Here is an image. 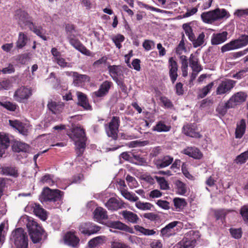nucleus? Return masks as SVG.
I'll return each mask as SVG.
<instances>
[{"mask_svg":"<svg viewBox=\"0 0 248 248\" xmlns=\"http://www.w3.org/2000/svg\"><path fill=\"white\" fill-rule=\"evenodd\" d=\"M142 46L146 50L149 51L155 47V43L152 40H145L142 43Z\"/></svg>","mask_w":248,"mask_h":248,"instance_id":"nucleus-63","label":"nucleus"},{"mask_svg":"<svg viewBox=\"0 0 248 248\" xmlns=\"http://www.w3.org/2000/svg\"><path fill=\"white\" fill-rule=\"evenodd\" d=\"M77 95L78 99V105L81 106L85 109L91 110L92 106L89 104L86 95L80 92H78Z\"/></svg>","mask_w":248,"mask_h":248,"instance_id":"nucleus-25","label":"nucleus"},{"mask_svg":"<svg viewBox=\"0 0 248 248\" xmlns=\"http://www.w3.org/2000/svg\"><path fill=\"white\" fill-rule=\"evenodd\" d=\"M236 40L241 48L246 46L248 45V35L241 34Z\"/></svg>","mask_w":248,"mask_h":248,"instance_id":"nucleus-57","label":"nucleus"},{"mask_svg":"<svg viewBox=\"0 0 248 248\" xmlns=\"http://www.w3.org/2000/svg\"><path fill=\"white\" fill-rule=\"evenodd\" d=\"M134 228L137 231H139L145 235H153L156 234V232L154 230L146 229L142 226L137 225L134 226Z\"/></svg>","mask_w":248,"mask_h":248,"instance_id":"nucleus-42","label":"nucleus"},{"mask_svg":"<svg viewBox=\"0 0 248 248\" xmlns=\"http://www.w3.org/2000/svg\"><path fill=\"white\" fill-rule=\"evenodd\" d=\"M52 178L53 176L52 175L47 174L41 178L40 182L43 184H46L50 186H52L55 184V182Z\"/></svg>","mask_w":248,"mask_h":248,"instance_id":"nucleus-55","label":"nucleus"},{"mask_svg":"<svg viewBox=\"0 0 248 248\" xmlns=\"http://www.w3.org/2000/svg\"><path fill=\"white\" fill-rule=\"evenodd\" d=\"M108 226L113 229L124 231L131 233H134L133 229L132 228L128 227L120 221H110L108 223Z\"/></svg>","mask_w":248,"mask_h":248,"instance_id":"nucleus-23","label":"nucleus"},{"mask_svg":"<svg viewBox=\"0 0 248 248\" xmlns=\"http://www.w3.org/2000/svg\"><path fill=\"white\" fill-rule=\"evenodd\" d=\"M26 226L31 240L34 244L41 245L47 239V232L34 220L28 218Z\"/></svg>","mask_w":248,"mask_h":248,"instance_id":"nucleus-2","label":"nucleus"},{"mask_svg":"<svg viewBox=\"0 0 248 248\" xmlns=\"http://www.w3.org/2000/svg\"><path fill=\"white\" fill-rule=\"evenodd\" d=\"M204 33L202 32L199 35L197 39L195 38L193 45V47L196 48L202 46L204 43Z\"/></svg>","mask_w":248,"mask_h":248,"instance_id":"nucleus-59","label":"nucleus"},{"mask_svg":"<svg viewBox=\"0 0 248 248\" xmlns=\"http://www.w3.org/2000/svg\"><path fill=\"white\" fill-rule=\"evenodd\" d=\"M30 53L19 54L16 56V61L17 62L21 64H26L30 59Z\"/></svg>","mask_w":248,"mask_h":248,"instance_id":"nucleus-47","label":"nucleus"},{"mask_svg":"<svg viewBox=\"0 0 248 248\" xmlns=\"http://www.w3.org/2000/svg\"><path fill=\"white\" fill-rule=\"evenodd\" d=\"M200 235L198 231L191 230L185 234L184 237L177 244L179 248H193Z\"/></svg>","mask_w":248,"mask_h":248,"instance_id":"nucleus-6","label":"nucleus"},{"mask_svg":"<svg viewBox=\"0 0 248 248\" xmlns=\"http://www.w3.org/2000/svg\"><path fill=\"white\" fill-rule=\"evenodd\" d=\"M111 248H130L128 245L119 242H112L111 244Z\"/></svg>","mask_w":248,"mask_h":248,"instance_id":"nucleus-64","label":"nucleus"},{"mask_svg":"<svg viewBox=\"0 0 248 248\" xmlns=\"http://www.w3.org/2000/svg\"><path fill=\"white\" fill-rule=\"evenodd\" d=\"M126 182L128 183V185L130 188H132L134 187H136L138 183L136 180L135 178L131 176L129 174H128L125 178Z\"/></svg>","mask_w":248,"mask_h":248,"instance_id":"nucleus-61","label":"nucleus"},{"mask_svg":"<svg viewBox=\"0 0 248 248\" xmlns=\"http://www.w3.org/2000/svg\"><path fill=\"white\" fill-rule=\"evenodd\" d=\"M228 34V33L226 31L213 33L211 36V44L212 45H218L223 43L227 40Z\"/></svg>","mask_w":248,"mask_h":248,"instance_id":"nucleus-20","label":"nucleus"},{"mask_svg":"<svg viewBox=\"0 0 248 248\" xmlns=\"http://www.w3.org/2000/svg\"><path fill=\"white\" fill-rule=\"evenodd\" d=\"M121 193L124 198L130 202H137L139 200L138 197L135 194L130 193L126 190L122 191Z\"/></svg>","mask_w":248,"mask_h":248,"instance_id":"nucleus-49","label":"nucleus"},{"mask_svg":"<svg viewBox=\"0 0 248 248\" xmlns=\"http://www.w3.org/2000/svg\"><path fill=\"white\" fill-rule=\"evenodd\" d=\"M214 85L213 82H211L206 85L205 87L203 88L200 92L199 93V97L201 98H204L207 94L210 92L212 88Z\"/></svg>","mask_w":248,"mask_h":248,"instance_id":"nucleus-52","label":"nucleus"},{"mask_svg":"<svg viewBox=\"0 0 248 248\" xmlns=\"http://www.w3.org/2000/svg\"><path fill=\"white\" fill-rule=\"evenodd\" d=\"M170 67V78H177L178 65L177 62L174 60L173 57H170L169 60Z\"/></svg>","mask_w":248,"mask_h":248,"instance_id":"nucleus-33","label":"nucleus"},{"mask_svg":"<svg viewBox=\"0 0 248 248\" xmlns=\"http://www.w3.org/2000/svg\"><path fill=\"white\" fill-rule=\"evenodd\" d=\"M28 28L31 31H32L44 41L47 40V38L46 36L44 34V30L41 26H37L33 22V25L30 26Z\"/></svg>","mask_w":248,"mask_h":248,"instance_id":"nucleus-34","label":"nucleus"},{"mask_svg":"<svg viewBox=\"0 0 248 248\" xmlns=\"http://www.w3.org/2000/svg\"><path fill=\"white\" fill-rule=\"evenodd\" d=\"M136 206L139 209L142 210H151L153 205L149 202H142L140 201H137L136 203Z\"/></svg>","mask_w":248,"mask_h":248,"instance_id":"nucleus-56","label":"nucleus"},{"mask_svg":"<svg viewBox=\"0 0 248 248\" xmlns=\"http://www.w3.org/2000/svg\"><path fill=\"white\" fill-rule=\"evenodd\" d=\"M241 48L238 44L236 39H232L229 43L224 45L221 47L220 50L222 53L227 51L235 50Z\"/></svg>","mask_w":248,"mask_h":248,"instance_id":"nucleus-28","label":"nucleus"},{"mask_svg":"<svg viewBox=\"0 0 248 248\" xmlns=\"http://www.w3.org/2000/svg\"><path fill=\"white\" fill-rule=\"evenodd\" d=\"M172 157L169 155H166L162 158L155 160L154 163L156 167L159 169L169 166L173 161Z\"/></svg>","mask_w":248,"mask_h":248,"instance_id":"nucleus-22","label":"nucleus"},{"mask_svg":"<svg viewBox=\"0 0 248 248\" xmlns=\"http://www.w3.org/2000/svg\"><path fill=\"white\" fill-rule=\"evenodd\" d=\"M0 173L2 175L17 178L19 176L18 170L15 166H4L0 168Z\"/></svg>","mask_w":248,"mask_h":248,"instance_id":"nucleus-19","label":"nucleus"},{"mask_svg":"<svg viewBox=\"0 0 248 248\" xmlns=\"http://www.w3.org/2000/svg\"><path fill=\"white\" fill-rule=\"evenodd\" d=\"M0 106L11 111H15L17 107V105L16 104L10 101H5L4 102L0 101Z\"/></svg>","mask_w":248,"mask_h":248,"instance_id":"nucleus-48","label":"nucleus"},{"mask_svg":"<svg viewBox=\"0 0 248 248\" xmlns=\"http://www.w3.org/2000/svg\"><path fill=\"white\" fill-rule=\"evenodd\" d=\"M124 36L121 34H117L111 38L113 42L115 44L116 47L120 49L122 47L121 43L124 40Z\"/></svg>","mask_w":248,"mask_h":248,"instance_id":"nucleus-46","label":"nucleus"},{"mask_svg":"<svg viewBox=\"0 0 248 248\" xmlns=\"http://www.w3.org/2000/svg\"><path fill=\"white\" fill-rule=\"evenodd\" d=\"M121 214L125 219L132 223H137L139 219L137 215L131 211H123L121 212Z\"/></svg>","mask_w":248,"mask_h":248,"instance_id":"nucleus-32","label":"nucleus"},{"mask_svg":"<svg viewBox=\"0 0 248 248\" xmlns=\"http://www.w3.org/2000/svg\"><path fill=\"white\" fill-rule=\"evenodd\" d=\"M174 234L175 232L173 231H171L166 226L160 230V236L163 238H168Z\"/></svg>","mask_w":248,"mask_h":248,"instance_id":"nucleus-58","label":"nucleus"},{"mask_svg":"<svg viewBox=\"0 0 248 248\" xmlns=\"http://www.w3.org/2000/svg\"><path fill=\"white\" fill-rule=\"evenodd\" d=\"M201 16L203 22L212 24L214 21L222 19L225 17L228 18L230 16V14L225 9L217 8L202 13Z\"/></svg>","mask_w":248,"mask_h":248,"instance_id":"nucleus-4","label":"nucleus"},{"mask_svg":"<svg viewBox=\"0 0 248 248\" xmlns=\"http://www.w3.org/2000/svg\"><path fill=\"white\" fill-rule=\"evenodd\" d=\"M231 108H234L228 100L224 104L219 105L216 108V111L219 114L224 116L226 114L228 109Z\"/></svg>","mask_w":248,"mask_h":248,"instance_id":"nucleus-36","label":"nucleus"},{"mask_svg":"<svg viewBox=\"0 0 248 248\" xmlns=\"http://www.w3.org/2000/svg\"><path fill=\"white\" fill-rule=\"evenodd\" d=\"M75 37V35H68L67 38L70 44L82 54L91 56L92 55V52L87 49L78 39H76Z\"/></svg>","mask_w":248,"mask_h":248,"instance_id":"nucleus-11","label":"nucleus"},{"mask_svg":"<svg viewBox=\"0 0 248 248\" xmlns=\"http://www.w3.org/2000/svg\"><path fill=\"white\" fill-rule=\"evenodd\" d=\"M69 138L74 141L77 156H81L86 146L87 138L85 130L80 127L76 126L71 129L68 134Z\"/></svg>","mask_w":248,"mask_h":248,"instance_id":"nucleus-1","label":"nucleus"},{"mask_svg":"<svg viewBox=\"0 0 248 248\" xmlns=\"http://www.w3.org/2000/svg\"><path fill=\"white\" fill-rule=\"evenodd\" d=\"M155 178L157 183L159 184L161 189L167 190L170 188L169 184L164 177L155 176Z\"/></svg>","mask_w":248,"mask_h":248,"instance_id":"nucleus-44","label":"nucleus"},{"mask_svg":"<svg viewBox=\"0 0 248 248\" xmlns=\"http://www.w3.org/2000/svg\"><path fill=\"white\" fill-rule=\"evenodd\" d=\"M33 212L36 216L39 217L43 220L46 219V212L39 204H35Z\"/></svg>","mask_w":248,"mask_h":248,"instance_id":"nucleus-35","label":"nucleus"},{"mask_svg":"<svg viewBox=\"0 0 248 248\" xmlns=\"http://www.w3.org/2000/svg\"><path fill=\"white\" fill-rule=\"evenodd\" d=\"M246 122L244 119L240 120L239 123L237 124L235 129V135L237 139L241 138L245 133L246 131Z\"/></svg>","mask_w":248,"mask_h":248,"instance_id":"nucleus-30","label":"nucleus"},{"mask_svg":"<svg viewBox=\"0 0 248 248\" xmlns=\"http://www.w3.org/2000/svg\"><path fill=\"white\" fill-rule=\"evenodd\" d=\"M241 215L244 222L248 224V205L242 206L240 209Z\"/></svg>","mask_w":248,"mask_h":248,"instance_id":"nucleus-51","label":"nucleus"},{"mask_svg":"<svg viewBox=\"0 0 248 248\" xmlns=\"http://www.w3.org/2000/svg\"><path fill=\"white\" fill-rule=\"evenodd\" d=\"M113 83L109 81L106 80L103 82L100 86L99 89L93 93L94 96L96 97H102L106 95L110 88L112 86Z\"/></svg>","mask_w":248,"mask_h":248,"instance_id":"nucleus-18","label":"nucleus"},{"mask_svg":"<svg viewBox=\"0 0 248 248\" xmlns=\"http://www.w3.org/2000/svg\"><path fill=\"white\" fill-rule=\"evenodd\" d=\"M120 123L119 117L113 116L108 124H105V129L108 136L111 137L114 140L117 139Z\"/></svg>","mask_w":248,"mask_h":248,"instance_id":"nucleus-8","label":"nucleus"},{"mask_svg":"<svg viewBox=\"0 0 248 248\" xmlns=\"http://www.w3.org/2000/svg\"><path fill=\"white\" fill-rule=\"evenodd\" d=\"M28 40L27 35L23 32H20L18 34L17 41L16 43V48L17 49H22L26 45Z\"/></svg>","mask_w":248,"mask_h":248,"instance_id":"nucleus-29","label":"nucleus"},{"mask_svg":"<svg viewBox=\"0 0 248 248\" xmlns=\"http://www.w3.org/2000/svg\"><path fill=\"white\" fill-rule=\"evenodd\" d=\"M93 217L97 220H103L108 218L106 210L101 207H97L93 212Z\"/></svg>","mask_w":248,"mask_h":248,"instance_id":"nucleus-31","label":"nucleus"},{"mask_svg":"<svg viewBox=\"0 0 248 248\" xmlns=\"http://www.w3.org/2000/svg\"><path fill=\"white\" fill-rule=\"evenodd\" d=\"M170 126L166 125L162 121H159L153 127V131L158 132H168L170 130Z\"/></svg>","mask_w":248,"mask_h":248,"instance_id":"nucleus-37","label":"nucleus"},{"mask_svg":"<svg viewBox=\"0 0 248 248\" xmlns=\"http://www.w3.org/2000/svg\"><path fill=\"white\" fill-rule=\"evenodd\" d=\"M141 217L147 218L151 221H156L160 218L159 215L153 212L144 213L141 215Z\"/></svg>","mask_w":248,"mask_h":248,"instance_id":"nucleus-60","label":"nucleus"},{"mask_svg":"<svg viewBox=\"0 0 248 248\" xmlns=\"http://www.w3.org/2000/svg\"><path fill=\"white\" fill-rule=\"evenodd\" d=\"M174 206L176 208L183 209L187 205L186 200L181 198H175L173 200Z\"/></svg>","mask_w":248,"mask_h":248,"instance_id":"nucleus-45","label":"nucleus"},{"mask_svg":"<svg viewBox=\"0 0 248 248\" xmlns=\"http://www.w3.org/2000/svg\"><path fill=\"white\" fill-rule=\"evenodd\" d=\"M183 132L186 136L194 138H201L202 136L200 132L197 131V127L194 124L184 125Z\"/></svg>","mask_w":248,"mask_h":248,"instance_id":"nucleus-15","label":"nucleus"},{"mask_svg":"<svg viewBox=\"0 0 248 248\" xmlns=\"http://www.w3.org/2000/svg\"><path fill=\"white\" fill-rule=\"evenodd\" d=\"M182 153L195 159L200 160L203 157V154L199 149L195 146L187 147Z\"/></svg>","mask_w":248,"mask_h":248,"instance_id":"nucleus-17","label":"nucleus"},{"mask_svg":"<svg viewBox=\"0 0 248 248\" xmlns=\"http://www.w3.org/2000/svg\"><path fill=\"white\" fill-rule=\"evenodd\" d=\"M183 51L186 52V48L185 46L184 41L181 40L178 45L175 48V53L180 55L182 54Z\"/></svg>","mask_w":248,"mask_h":248,"instance_id":"nucleus-62","label":"nucleus"},{"mask_svg":"<svg viewBox=\"0 0 248 248\" xmlns=\"http://www.w3.org/2000/svg\"><path fill=\"white\" fill-rule=\"evenodd\" d=\"M64 244L73 248H78L80 239L75 231H68L63 236Z\"/></svg>","mask_w":248,"mask_h":248,"instance_id":"nucleus-12","label":"nucleus"},{"mask_svg":"<svg viewBox=\"0 0 248 248\" xmlns=\"http://www.w3.org/2000/svg\"><path fill=\"white\" fill-rule=\"evenodd\" d=\"M181 62L182 75L184 77L187 76L188 62L187 57L185 55H181L180 57Z\"/></svg>","mask_w":248,"mask_h":248,"instance_id":"nucleus-38","label":"nucleus"},{"mask_svg":"<svg viewBox=\"0 0 248 248\" xmlns=\"http://www.w3.org/2000/svg\"><path fill=\"white\" fill-rule=\"evenodd\" d=\"M132 157L133 161H134V163H132V164L142 166L146 163V159L139 155L132 153Z\"/></svg>","mask_w":248,"mask_h":248,"instance_id":"nucleus-41","label":"nucleus"},{"mask_svg":"<svg viewBox=\"0 0 248 248\" xmlns=\"http://www.w3.org/2000/svg\"><path fill=\"white\" fill-rule=\"evenodd\" d=\"M48 109L54 114H58L63 109L64 104L62 102H57L50 100L47 105Z\"/></svg>","mask_w":248,"mask_h":248,"instance_id":"nucleus-21","label":"nucleus"},{"mask_svg":"<svg viewBox=\"0 0 248 248\" xmlns=\"http://www.w3.org/2000/svg\"><path fill=\"white\" fill-rule=\"evenodd\" d=\"M108 69L111 78H116L123 75L124 67L120 65H108Z\"/></svg>","mask_w":248,"mask_h":248,"instance_id":"nucleus-26","label":"nucleus"},{"mask_svg":"<svg viewBox=\"0 0 248 248\" xmlns=\"http://www.w3.org/2000/svg\"><path fill=\"white\" fill-rule=\"evenodd\" d=\"M13 150L16 153L28 152L30 149L29 144L19 141L14 142L12 146Z\"/></svg>","mask_w":248,"mask_h":248,"instance_id":"nucleus-27","label":"nucleus"},{"mask_svg":"<svg viewBox=\"0 0 248 248\" xmlns=\"http://www.w3.org/2000/svg\"><path fill=\"white\" fill-rule=\"evenodd\" d=\"M104 237L102 236H99L91 239L88 242V247L93 248L97 246L103 240Z\"/></svg>","mask_w":248,"mask_h":248,"instance_id":"nucleus-54","label":"nucleus"},{"mask_svg":"<svg viewBox=\"0 0 248 248\" xmlns=\"http://www.w3.org/2000/svg\"><path fill=\"white\" fill-rule=\"evenodd\" d=\"M248 159V151H245L238 155L235 159L236 164L245 163Z\"/></svg>","mask_w":248,"mask_h":248,"instance_id":"nucleus-53","label":"nucleus"},{"mask_svg":"<svg viewBox=\"0 0 248 248\" xmlns=\"http://www.w3.org/2000/svg\"><path fill=\"white\" fill-rule=\"evenodd\" d=\"M10 140L8 135L0 133V146L5 150L10 146Z\"/></svg>","mask_w":248,"mask_h":248,"instance_id":"nucleus-39","label":"nucleus"},{"mask_svg":"<svg viewBox=\"0 0 248 248\" xmlns=\"http://www.w3.org/2000/svg\"><path fill=\"white\" fill-rule=\"evenodd\" d=\"M229 232L231 236L234 239H239L242 237L243 232L241 228H231L229 229Z\"/></svg>","mask_w":248,"mask_h":248,"instance_id":"nucleus-50","label":"nucleus"},{"mask_svg":"<svg viewBox=\"0 0 248 248\" xmlns=\"http://www.w3.org/2000/svg\"><path fill=\"white\" fill-rule=\"evenodd\" d=\"M14 18L21 27L23 26L29 27L30 26L33 25L32 17L27 12L21 9L15 11Z\"/></svg>","mask_w":248,"mask_h":248,"instance_id":"nucleus-7","label":"nucleus"},{"mask_svg":"<svg viewBox=\"0 0 248 248\" xmlns=\"http://www.w3.org/2000/svg\"><path fill=\"white\" fill-rule=\"evenodd\" d=\"M235 81L232 80H226L222 81L216 90L217 95H222L229 93L234 87Z\"/></svg>","mask_w":248,"mask_h":248,"instance_id":"nucleus-14","label":"nucleus"},{"mask_svg":"<svg viewBox=\"0 0 248 248\" xmlns=\"http://www.w3.org/2000/svg\"><path fill=\"white\" fill-rule=\"evenodd\" d=\"M213 213L216 220H221L222 223H223L226 216V213L225 210L222 209L217 210L215 209L213 210Z\"/></svg>","mask_w":248,"mask_h":248,"instance_id":"nucleus-40","label":"nucleus"},{"mask_svg":"<svg viewBox=\"0 0 248 248\" xmlns=\"http://www.w3.org/2000/svg\"><path fill=\"white\" fill-rule=\"evenodd\" d=\"M177 193L181 195H184L186 192V184L180 180H177L175 183Z\"/></svg>","mask_w":248,"mask_h":248,"instance_id":"nucleus-43","label":"nucleus"},{"mask_svg":"<svg viewBox=\"0 0 248 248\" xmlns=\"http://www.w3.org/2000/svg\"><path fill=\"white\" fill-rule=\"evenodd\" d=\"M32 90L24 86L18 88L14 93V98L19 103H25L32 95Z\"/></svg>","mask_w":248,"mask_h":248,"instance_id":"nucleus-9","label":"nucleus"},{"mask_svg":"<svg viewBox=\"0 0 248 248\" xmlns=\"http://www.w3.org/2000/svg\"><path fill=\"white\" fill-rule=\"evenodd\" d=\"M10 241L14 244V248H28V235L22 228H16L12 232Z\"/></svg>","mask_w":248,"mask_h":248,"instance_id":"nucleus-3","label":"nucleus"},{"mask_svg":"<svg viewBox=\"0 0 248 248\" xmlns=\"http://www.w3.org/2000/svg\"><path fill=\"white\" fill-rule=\"evenodd\" d=\"M106 206L109 210H117L124 207V203L115 198H110L105 204Z\"/></svg>","mask_w":248,"mask_h":248,"instance_id":"nucleus-24","label":"nucleus"},{"mask_svg":"<svg viewBox=\"0 0 248 248\" xmlns=\"http://www.w3.org/2000/svg\"><path fill=\"white\" fill-rule=\"evenodd\" d=\"M100 227L92 222H83L78 226L80 232L84 235L90 236L95 234L100 231Z\"/></svg>","mask_w":248,"mask_h":248,"instance_id":"nucleus-10","label":"nucleus"},{"mask_svg":"<svg viewBox=\"0 0 248 248\" xmlns=\"http://www.w3.org/2000/svg\"><path fill=\"white\" fill-rule=\"evenodd\" d=\"M63 192L59 190H52L48 187H45L42 191L39 200L42 203L49 202H55L62 200Z\"/></svg>","mask_w":248,"mask_h":248,"instance_id":"nucleus-5","label":"nucleus"},{"mask_svg":"<svg viewBox=\"0 0 248 248\" xmlns=\"http://www.w3.org/2000/svg\"><path fill=\"white\" fill-rule=\"evenodd\" d=\"M189 66L192 69V73L190 78H196L202 68L199 63V59L197 57L193 54H191L189 59Z\"/></svg>","mask_w":248,"mask_h":248,"instance_id":"nucleus-13","label":"nucleus"},{"mask_svg":"<svg viewBox=\"0 0 248 248\" xmlns=\"http://www.w3.org/2000/svg\"><path fill=\"white\" fill-rule=\"evenodd\" d=\"M247 97L248 95L245 92H239L233 94L229 100L233 107L235 108L237 105L245 102Z\"/></svg>","mask_w":248,"mask_h":248,"instance_id":"nucleus-16","label":"nucleus"}]
</instances>
